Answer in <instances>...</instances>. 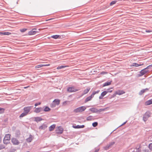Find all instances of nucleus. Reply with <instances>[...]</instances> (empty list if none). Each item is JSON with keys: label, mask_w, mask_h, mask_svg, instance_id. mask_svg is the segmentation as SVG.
I'll use <instances>...</instances> for the list:
<instances>
[{"label": "nucleus", "mask_w": 152, "mask_h": 152, "mask_svg": "<svg viewBox=\"0 0 152 152\" xmlns=\"http://www.w3.org/2000/svg\"><path fill=\"white\" fill-rule=\"evenodd\" d=\"M86 109L85 106H81L78 107L74 110V112L75 113L82 112L84 111Z\"/></svg>", "instance_id": "obj_1"}, {"label": "nucleus", "mask_w": 152, "mask_h": 152, "mask_svg": "<svg viewBox=\"0 0 152 152\" xmlns=\"http://www.w3.org/2000/svg\"><path fill=\"white\" fill-rule=\"evenodd\" d=\"M89 111L93 113H99L104 110V109H101L99 110H98L97 108L95 107H92L90 108L89 110Z\"/></svg>", "instance_id": "obj_2"}, {"label": "nucleus", "mask_w": 152, "mask_h": 152, "mask_svg": "<svg viewBox=\"0 0 152 152\" xmlns=\"http://www.w3.org/2000/svg\"><path fill=\"white\" fill-rule=\"evenodd\" d=\"M151 115V113L149 111H147L143 115V120L145 122L146 121Z\"/></svg>", "instance_id": "obj_3"}, {"label": "nucleus", "mask_w": 152, "mask_h": 152, "mask_svg": "<svg viewBox=\"0 0 152 152\" xmlns=\"http://www.w3.org/2000/svg\"><path fill=\"white\" fill-rule=\"evenodd\" d=\"M115 143V142L114 141H112L109 142V144H107L105 146L103 147L104 149L106 151L109 149L110 148H111L112 146Z\"/></svg>", "instance_id": "obj_4"}, {"label": "nucleus", "mask_w": 152, "mask_h": 152, "mask_svg": "<svg viewBox=\"0 0 152 152\" xmlns=\"http://www.w3.org/2000/svg\"><path fill=\"white\" fill-rule=\"evenodd\" d=\"M11 141L12 144L14 145H18L20 143L19 141L16 138L14 137H13L11 138Z\"/></svg>", "instance_id": "obj_5"}, {"label": "nucleus", "mask_w": 152, "mask_h": 152, "mask_svg": "<svg viewBox=\"0 0 152 152\" xmlns=\"http://www.w3.org/2000/svg\"><path fill=\"white\" fill-rule=\"evenodd\" d=\"M148 70L146 68H145L140 71V74H139V76H141L148 73Z\"/></svg>", "instance_id": "obj_6"}, {"label": "nucleus", "mask_w": 152, "mask_h": 152, "mask_svg": "<svg viewBox=\"0 0 152 152\" xmlns=\"http://www.w3.org/2000/svg\"><path fill=\"white\" fill-rule=\"evenodd\" d=\"M32 107L31 106H29L25 107L23 108L24 112L27 114H28L30 111V110L31 109Z\"/></svg>", "instance_id": "obj_7"}, {"label": "nucleus", "mask_w": 152, "mask_h": 152, "mask_svg": "<svg viewBox=\"0 0 152 152\" xmlns=\"http://www.w3.org/2000/svg\"><path fill=\"white\" fill-rule=\"evenodd\" d=\"M67 90L68 92H75L78 91V89L75 88L73 87H68Z\"/></svg>", "instance_id": "obj_8"}, {"label": "nucleus", "mask_w": 152, "mask_h": 152, "mask_svg": "<svg viewBox=\"0 0 152 152\" xmlns=\"http://www.w3.org/2000/svg\"><path fill=\"white\" fill-rule=\"evenodd\" d=\"M142 146L140 144H138L136 146L134 151L135 152H141V150Z\"/></svg>", "instance_id": "obj_9"}, {"label": "nucleus", "mask_w": 152, "mask_h": 152, "mask_svg": "<svg viewBox=\"0 0 152 152\" xmlns=\"http://www.w3.org/2000/svg\"><path fill=\"white\" fill-rule=\"evenodd\" d=\"M112 91V90H111L110 91H104L102 93L100 96L99 97V99H102L103 98V97L108 92H111Z\"/></svg>", "instance_id": "obj_10"}, {"label": "nucleus", "mask_w": 152, "mask_h": 152, "mask_svg": "<svg viewBox=\"0 0 152 152\" xmlns=\"http://www.w3.org/2000/svg\"><path fill=\"white\" fill-rule=\"evenodd\" d=\"M35 29H34L29 31L28 34V35H31L36 34V33H37L38 32V31H35Z\"/></svg>", "instance_id": "obj_11"}, {"label": "nucleus", "mask_w": 152, "mask_h": 152, "mask_svg": "<svg viewBox=\"0 0 152 152\" xmlns=\"http://www.w3.org/2000/svg\"><path fill=\"white\" fill-rule=\"evenodd\" d=\"M47 126L46 124H43L42 125L40 126L39 127V129L40 130H44L47 127Z\"/></svg>", "instance_id": "obj_12"}, {"label": "nucleus", "mask_w": 152, "mask_h": 152, "mask_svg": "<svg viewBox=\"0 0 152 152\" xmlns=\"http://www.w3.org/2000/svg\"><path fill=\"white\" fill-rule=\"evenodd\" d=\"M10 136L11 135L10 134H7L5 135L4 139L7 141H10Z\"/></svg>", "instance_id": "obj_13"}, {"label": "nucleus", "mask_w": 152, "mask_h": 152, "mask_svg": "<svg viewBox=\"0 0 152 152\" xmlns=\"http://www.w3.org/2000/svg\"><path fill=\"white\" fill-rule=\"evenodd\" d=\"M149 90V89L148 88H146L145 89H143L140 91L139 93V94L140 95H142L146 91H148Z\"/></svg>", "instance_id": "obj_14"}, {"label": "nucleus", "mask_w": 152, "mask_h": 152, "mask_svg": "<svg viewBox=\"0 0 152 152\" xmlns=\"http://www.w3.org/2000/svg\"><path fill=\"white\" fill-rule=\"evenodd\" d=\"M33 137L31 134H30L29 137L26 139V141L27 142H30L33 139Z\"/></svg>", "instance_id": "obj_15"}, {"label": "nucleus", "mask_w": 152, "mask_h": 152, "mask_svg": "<svg viewBox=\"0 0 152 152\" xmlns=\"http://www.w3.org/2000/svg\"><path fill=\"white\" fill-rule=\"evenodd\" d=\"M94 119L95 117L91 115H90L86 118V120L87 121L94 120Z\"/></svg>", "instance_id": "obj_16"}, {"label": "nucleus", "mask_w": 152, "mask_h": 152, "mask_svg": "<svg viewBox=\"0 0 152 152\" xmlns=\"http://www.w3.org/2000/svg\"><path fill=\"white\" fill-rule=\"evenodd\" d=\"M94 97V96L92 95V94L91 95L88 97H87L85 101V103L91 100V99Z\"/></svg>", "instance_id": "obj_17"}, {"label": "nucleus", "mask_w": 152, "mask_h": 152, "mask_svg": "<svg viewBox=\"0 0 152 152\" xmlns=\"http://www.w3.org/2000/svg\"><path fill=\"white\" fill-rule=\"evenodd\" d=\"M43 110V109L42 107L36 108L34 110V112L36 113H39Z\"/></svg>", "instance_id": "obj_18"}, {"label": "nucleus", "mask_w": 152, "mask_h": 152, "mask_svg": "<svg viewBox=\"0 0 152 152\" xmlns=\"http://www.w3.org/2000/svg\"><path fill=\"white\" fill-rule=\"evenodd\" d=\"M85 126L84 125H77L76 126H73V127L75 129H80V128H83Z\"/></svg>", "instance_id": "obj_19"}, {"label": "nucleus", "mask_w": 152, "mask_h": 152, "mask_svg": "<svg viewBox=\"0 0 152 152\" xmlns=\"http://www.w3.org/2000/svg\"><path fill=\"white\" fill-rule=\"evenodd\" d=\"M152 104V99L149 100L145 102V105H148Z\"/></svg>", "instance_id": "obj_20"}, {"label": "nucleus", "mask_w": 152, "mask_h": 152, "mask_svg": "<svg viewBox=\"0 0 152 152\" xmlns=\"http://www.w3.org/2000/svg\"><path fill=\"white\" fill-rule=\"evenodd\" d=\"M20 134V131L19 130H17L15 132V136L16 137H18Z\"/></svg>", "instance_id": "obj_21"}, {"label": "nucleus", "mask_w": 152, "mask_h": 152, "mask_svg": "<svg viewBox=\"0 0 152 152\" xmlns=\"http://www.w3.org/2000/svg\"><path fill=\"white\" fill-rule=\"evenodd\" d=\"M90 90V88L89 87L85 89L83 92V95L85 94L88 93L89 91Z\"/></svg>", "instance_id": "obj_22"}, {"label": "nucleus", "mask_w": 152, "mask_h": 152, "mask_svg": "<svg viewBox=\"0 0 152 152\" xmlns=\"http://www.w3.org/2000/svg\"><path fill=\"white\" fill-rule=\"evenodd\" d=\"M56 125L53 124L50 126L49 127V130L50 131H52L55 128Z\"/></svg>", "instance_id": "obj_23"}, {"label": "nucleus", "mask_w": 152, "mask_h": 152, "mask_svg": "<svg viewBox=\"0 0 152 152\" xmlns=\"http://www.w3.org/2000/svg\"><path fill=\"white\" fill-rule=\"evenodd\" d=\"M42 120V119L40 117H37L35 118L34 121L38 122Z\"/></svg>", "instance_id": "obj_24"}, {"label": "nucleus", "mask_w": 152, "mask_h": 152, "mask_svg": "<svg viewBox=\"0 0 152 152\" xmlns=\"http://www.w3.org/2000/svg\"><path fill=\"white\" fill-rule=\"evenodd\" d=\"M53 103H54L56 105H58L60 103L59 100L57 99H54L53 101Z\"/></svg>", "instance_id": "obj_25"}, {"label": "nucleus", "mask_w": 152, "mask_h": 152, "mask_svg": "<svg viewBox=\"0 0 152 152\" xmlns=\"http://www.w3.org/2000/svg\"><path fill=\"white\" fill-rule=\"evenodd\" d=\"M111 82L112 81H110V82L107 81L103 84V86H109L111 84Z\"/></svg>", "instance_id": "obj_26"}, {"label": "nucleus", "mask_w": 152, "mask_h": 152, "mask_svg": "<svg viewBox=\"0 0 152 152\" xmlns=\"http://www.w3.org/2000/svg\"><path fill=\"white\" fill-rule=\"evenodd\" d=\"M52 37L54 39H57L58 38H60L61 36L58 35H54L52 36Z\"/></svg>", "instance_id": "obj_27"}, {"label": "nucleus", "mask_w": 152, "mask_h": 152, "mask_svg": "<svg viewBox=\"0 0 152 152\" xmlns=\"http://www.w3.org/2000/svg\"><path fill=\"white\" fill-rule=\"evenodd\" d=\"M143 64H137L136 63H133L132 64V66H134L136 67H138L140 66H142L143 65Z\"/></svg>", "instance_id": "obj_28"}, {"label": "nucleus", "mask_w": 152, "mask_h": 152, "mask_svg": "<svg viewBox=\"0 0 152 152\" xmlns=\"http://www.w3.org/2000/svg\"><path fill=\"white\" fill-rule=\"evenodd\" d=\"M63 132V129L61 128L60 129H59L57 131V132L58 133L61 134H62Z\"/></svg>", "instance_id": "obj_29"}, {"label": "nucleus", "mask_w": 152, "mask_h": 152, "mask_svg": "<svg viewBox=\"0 0 152 152\" xmlns=\"http://www.w3.org/2000/svg\"><path fill=\"white\" fill-rule=\"evenodd\" d=\"M50 110V109L48 107L46 106L44 109V110L45 112H48Z\"/></svg>", "instance_id": "obj_30"}, {"label": "nucleus", "mask_w": 152, "mask_h": 152, "mask_svg": "<svg viewBox=\"0 0 152 152\" xmlns=\"http://www.w3.org/2000/svg\"><path fill=\"white\" fill-rule=\"evenodd\" d=\"M46 65L39 64V65H38L36 66H35V68H39L41 67H42L43 66H45Z\"/></svg>", "instance_id": "obj_31"}, {"label": "nucleus", "mask_w": 152, "mask_h": 152, "mask_svg": "<svg viewBox=\"0 0 152 152\" xmlns=\"http://www.w3.org/2000/svg\"><path fill=\"white\" fill-rule=\"evenodd\" d=\"M27 114L25 113L24 112L22 113L21 114L20 116V117H24L26 115H27Z\"/></svg>", "instance_id": "obj_32"}, {"label": "nucleus", "mask_w": 152, "mask_h": 152, "mask_svg": "<svg viewBox=\"0 0 152 152\" xmlns=\"http://www.w3.org/2000/svg\"><path fill=\"white\" fill-rule=\"evenodd\" d=\"M5 109L0 107V114L4 112Z\"/></svg>", "instance_id": "obj_33"}, {"label": "nucleus", "mask_w": 152, "mask_h": 152, "mask_svg": "<svg viewBox=\"0 0 152 152\" xmlns=\"http://www.w3.org/2000/svg\"><path fill=\"white\" fill-rule=\"evenodd\" d=\"M66 66L64 65H61L60 66H59L57 68V69H60L63 68H65L66 67Z\"/></svg>", "instance_id": "obj_34"}, {"label": "nucleus", "mask_w": 152, "mask_h": 152, "mask_svg": "<svg viewBox=\"0 0 152 152\" xmlns=\"http://www.w3.org/2000/svg\"><path fill=\"white\" fill-rule=\"evenodd\" d=\"M98 125V123L96 122H94L92 123V125L94 127Z\"/></svg>", "instance_id": "obj_35"}, {"label": "nucleus", "mask_w": 152, "mask_h": 152, "mask_svg": "<svg viewBox=\"0 0 152 152\" xmlns=\"http://www.w3.org/2000/svg\"><path fill=\"white\" fill-rule=\"evenodd\" d=\"M3 142L4 144L7 145L10 142V141H7L6 140L4 139Z\"/></svg>", "instance_id": "obj_36"}, {"label": "nucleus", "mask_w": 152, "mask_h": 152, "mask_svg": "<svg viewBox=\"0 0 152 152\" xmlns=\"http://www.w3.org/2000/svg\"><path fill=\"white\" fill-rule=\"evenodd\" d=\"M117 2L116 1H113L111 2L110 3V6H112V5L115 4Z\"/></svg>", "instance_id": "obj_37"}, {"label": "nucleus", "mask_w": 152, "mask_h": 152, "mask_svg": "<svg viewBox=\"0 0 152 152\" xmlns=\"http://www.w3.org/2000/svg\"><path fill=\"white\" fill-rule=\"evenodd\" d=\"M99 90H98L96 91H94L93 92L92 95L94 96V95L98 93L99 92Z\"/></svg>", "instance_id": "obj_38"}, {"label": "nucleus", "mask_w": 152, "mask_h": 152, "mask_svg": "<svg viewBox=\"0 0 152 152\" xmlns=\"http://www.w3.org/2000/svg\"><path fill=\"white\" fill-rule=\"evenodd\" d=\"M11 34V33L9 32H4V35H8Z\"/></svg>", "instance_id": "obj_39"}, {"label": "nucleus", "mask_w": 152, "mask_h": 152, "mask_svg": "<svg viewBox=\"0 0 152 152\" xmlns=\"http://www.w3.org/2000/svg\"><path fill=\"white\" fill-rule=\"evenodd\" d=\"M56 105L54 103H53H53L50 104V107H51L53 108L56 107Z\"/></svg>", "instance_id": "obj_40"}, {"label": "nucleus", "mask_w": 152, "mask_h": 152, "mask_svg": "<svg viewBox=\"0 0 152 152\" xmlns=\"http://www.w3.org/2000/svg\"><path fill=\"white\" fill-rule=\"evenodd\" d=\"M27 29V28H23V29H21L20 31L21 32H24L25 31H26Z\"/></svg>", "instance_id": "obj_41"}, {"label": "nucleus", "mask_w": 152, "mask_h": 152, "mask_svg": "<svg viewBox=\"0 0 152 152\" xmlns=\"http://www.w3.org/2000/svg\"><path fill=\"white\" fill-rule=\"evenodd\" d=\"M148 147L150 150H152V143L149 145Z\"/></svg>", "instance_id": "obj_42"}, {"label": "nucleus", "mask_w": 152, "mask_h": 152, "mask_svg": "<svg viewBox=\"0 0 152 152\" xmlns=\"http://www.w3.org/2000/svg\"><path fill=\"white\" fill-rule=\"evenodd\" d=\"M4 146L2 145H0V149H2L4 148Z\"/></svg>", "instance_id": "obj_43"}, {"label": "nucleus", "mask_w": 152, "mask_h": 152, "mask_svg": "<svg viewBox=\"0 0 152 152\" xmlns=\"http://www.w3.org/2000/svg\"><path fill=\"white\" fill-rule=\"evenodd\" d=\"M125 92H123L122 91H121V93H119V92H117V94H118V95H121V94H123Z\"/></svg>", "instance_id": "obj_44"}, {"label": "nucleus", "mask_w": 152, "mask_h": 152, "mask_svg": "<svg viewBox=\"0 0 152 152\" xmlns=\"http://www.w3.org/2000/svg\"><path fill=\"white\" fill-rule=\"evenodd\" d=\"M152 67V64L150 65H149L146 68H145L147 70L150 67Z\"/></svg>", "instance_id": "obj_45"}, {"label": "nucleus", "mask_w": 152, "mask_h": 152, "mask_svg": "<svg viewBox=\"0 0 152 152\" xmlns=\"http://www.w3.org/2000/svg\"><path fill=\"white\" fill-rule=\"evenodd\" d=\"M107 73V72H101V74L102 75H104L105 74H106Z\"/></svg>", "instance_id": "obj_46"}, {"label": "nucleus", "mask_w": 152, "mask_h": 152, "mask_svg": "<svg viewBox=\"0 0 152 152\" xmlns=\"http://www.w3.org/2000/svg\"><path fill=\"white\" fill-rule=\"evenodd\" d=\"M40 104H41V103L40 102L37 103L35 104V106H37L38 105H39Z\"/></svg>", "instance_id": "obj_47"}, {"label": "nucleus", "mask_w": 152, "mask_h": 152, "mask_svg": "<svg viewBox=\"0 0 152 152\" xmlns=\"http://www.w3.org/2000/svg\"><path fill=\"white\" fill-rule=\"evenodd\" d=\"M143 151L144 152H148V150L145 149L143 150Z\"/></svg>", "instance_id": "obj_48"}, {"label": "nucleus", "mask_w": 152, "mask_h": 152, "mask_svg": "<svg viewBox=\"0 0 152 152\" xmlns=\"http://www.w3.org/2000/svg\"><path fill=\"white\" fill-rule=\"evenodd\" d=\"M127 121H126L125 122H124L123 124H122L120 126H121L123 125H124V124H126V122H127Z\"/></svg>", "instance_id": "obj_49"}, {"label": "nucleus", "mask_w": 152, "mask_h": 152, "mask_svg": "<svg viewBox=\"0 0 152 152\" xmlns=\"http://www.w3.org/2000/svg\"><path fill=\"white\" fill-rule=\"evenodd\" d=\"M151 31L149 30H145V32L147 33H149L151 32Z\"/></svg>", "instance_id": "obj_50"}, {"label": "nucleus", "mask_w": 152, "mask_h": 152, "mask_svg": "<svg viewBox=\"0 0 152 152\" xmlns=\"http://www.w3.org/2000/svg\"><path fill=\"white\" fill-rule=\"evenodd\" d=\"M99 150V149H96L95 151L94 152H98Z\"/></svg>", "instance_id": "obj_51"}, {"label": "nucleus", "mask_w": 152, "mask_h": 152, "mask_svg": "<svg viewBox=\"0 0 152 152\" xmlns=\"http://www.w3.org/2000/svg\"><path fill=\"white\" fill-rule=\"evenodd\" d=\"M4 35V32H0V35Z\"/></svg>", "instance_id": "obj_52"}, {"label": "nucleus", "mask_w": 152, "mask_h": 152, "mask_svg": "<svg viewBox=\"0 0 152 152\" xmlns=\"http://www.w3.org/2000/svg\"><path fill=\"white\" fill-rule=\"evenodd\" d=\"M113 88H108L107 89L106 91H110V89H112Z\"/></svg>", "instance_id": "obj_53"}, {"label": "nucleus", "mask_w": 152, "mask_h": 152, "mask_svg": "<svg viewBox=\"0 0 152 152\" xmlns=\"http://www.w3.org/2000/svg\"><path fill=\"white\" fill-rule=\"evenodd\" d=\"M28 86H27V87H24V88H28Z\"/></svg>", "instance_id": "obj_54"}, {"label": "nucleus", "mask_w": 152, "mask_h": 152, "mask_svg": "<svg viewBox=\"0 0 152 152\" xmlns=\"http://www.w3.org/2000/svg\"><path fill=\"white\" fill-rule=\"evenodd\" d=\"M1 137H0V142H1Z\"/></svg>", "instance_id": "obj_55"}, {"label": "nucleus", "mask_w": 152, "mask_h": 152, "mask_svg": "<svg viewBox=\"0 0 152 152\" xmlns=\"http://www.w3.org/2000/svg\"><path fill=\"white\" fill-rule=\"evenodd\" d=\"M51 19H49V20H51Z\"/></svg>", "instance_id": "obj_56"}, {"label": "nucleus", "mask_w": 152, "mask_h": 152, "mask_svg": "<svg viewBox=\"0 0 152 152\" xmlns=\"http://www.w3.org/2000/svg\"><path fill=\"white\" fill-rule=\"evenodd\" d=\"M132 152H135L134 151H133Z\"/></svg>", "instance_id": "obj_57"}]
</instances>
